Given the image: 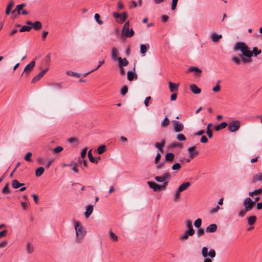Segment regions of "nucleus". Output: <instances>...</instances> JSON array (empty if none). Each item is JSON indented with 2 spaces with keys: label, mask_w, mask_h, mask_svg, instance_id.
Instances as JSON below:
<instances>
[{
  "label": "nucleus",
  "mask_w": 262,
  "mask_h": 262,
  "mask_svg": "<svg viewBox=\"0 0 262 262\" xmlns=\"http://www.w3.org/2000/svg\"><path fill=\"white\" fill-rule=\"evenodd\" d=\"M14 3L13 1H11L9 2V3L8 4L6 9V12H5V13L6 15H8L10 14L11 9H12V8L14 6Z\"/></svg>",
  "instance_id": "29"
},
{
  "label": "nucleus",
  "mask_w": 262,
  "mask_h": 262,
  "mask_svg": "<svg viewBox=\"0 0 262 262\" xmlns=\"http://www.w3.org/2000/svg\"><path fill=\"white\" fill-rule=\"evenodd\" d=\"M8 245V241L7 240H4L2 242L0 243V248H3L5 247Z\"/></svg>",
  "instance_id": "61"
},
{
  "label": "nucleus",
  "mask_w": 262,
  "mask_h": 262,
  "mask_svg": "<svg viewBox=\"0 0 262 262\" xmlns=\"http://www.w3.org/2000/svg\"><path fill=\"white\" fill-rule=\"evenodd\" d=\"M181 167V166L180 163H176L172 166V170H179Z\"/></svg>",
  "instance_id": "55"
},
{
  "label": "nucleus",
  "mask_w": 262,
  "mask_h": 262,
  "mask_svg": "<svg viewBox=\"0 0 262 262\" xmlns=\"http://www.w3.org/2000/svg\"><path fill=\"white\" fill-rule=\"evenodd\" d=\"M156 168L158 169H161L163 167L165 163L164 162H160L157 163Z\"/></svg>",
  "instance_id": "64"
},
{
  "label": "nucleus",
  "mask_w": 262,
  "mask_h": 262,
  "mask_svg": "<svg viewBox=\"0 0 262 262\" xmlns=\"http://www.w3.org/2000/svg\"><path fill=\"white\" fill-rule=\"evenodd\" d=\"M257 181H262V172H259L253 175L252 182L255 183Z\"/></svg>",
  "instance_id": "21"
},
{
  "label": "nucleus",
  "mask_w": 262,
  "mask_h": 262,
  "mask_svg": "<svg viewBox=\"0 0 262 262\" xmlns=\"http://www.w3.org/2000/svg\"><path fill=\"white\" fill-rule=\"evenodd\" d=\"M53 150L55 153H59L63 150V148L61 146H58L54 148Z\"/></svg>",
  "instance_id": "57"
},
{
  "label": "nucleus",
  "mask_w": 262,
  "mask_h": 262,
  "mask_svg": "<svg viewBox=\"0 0 262 262\" xmlns=\"http://www.w3.org/2000/svg\"><path fill=\"white\" fill-rule=\"evenodd\" d=\"M202 254L204 258H206L207 256L210 258H214L216 256V252L213 249H210L208 251V248L206 247H204L202 249Z\"/></svg>",
  "instance_id": "5"
},
{
  "label": "nucleus",
  "mask_w": 262,
  "mask_h": 262,
  "mask_svg": "<svg viewBox=\"0 0 262 262\" xmlns=\"http://www.w3.org/2000/svg\"><path fill=\"white\" fill-rule=\"evenodd\" d=\"M120 17V23L122 24L124 23L126 18H127V13L125 12L122 13V15H121Z\"/></svg>",
  "instance_id": "48"
},
{
  "label": "nucleus",
  "mask_w": 262,
  "mask_h": 262,
  "mask_svg": "<svg viewBox=\"0 0 262 262\" xmlns=\"http://www.w3.org/2000/svg\"><path fill=\"white\" fill-rule=\"evenodd\" d=\"M41 23L39 21H36L33 23L32 27L35 30H38L41 28Z\"/></svg>",
  "instance_id": "35"
},
{
  "label": "nucleus",
  "mask_w": 262,
  "mask_h": 262,
  "mask_svg": "<svg viewBox=\"0 0 262 262\" xmlns=\"http://www.w3.org/2000/svg\"><path fill=\"white\" fill-rule=\"evenodd\" d=\"M240 126V123L238 121L230 122L228 125V129L231 132L237 131Z\"/></svg>",
  "instance_id": "6"
},
{
  "label": "nucleus",
  "mask_w": 262,
  "mask_h": 262,
  "mask_svg": "<svg viewBox=\"0 0 262 262\" xmlns=\"http://www.w3.org/2000/svg\"><path fill=\"white\" fill-rule=\"evenodd\" d=\"M35 66V62L34 60H32L30 62V63L27 64L24 70V73H25V75L26 76L28 75L29 73L32 70Z\"/></svg>",
  "instance_id": "8"
},
{
  "label": "nucleus",
  "mask_w": 262,
  "mask_h": 262,
  "mask_svg": "<svg viewBox=\"0 0 262 262\" xmlns=\"http://www.w3.org/2000/svg\"><path fill=\"white\" fill-rule=\"evenodd\" d=\"M106 150V147L105 145H101L97 148V152L98 154L101 155L103 154Z\"/></svg>",
  "instance_id": "41"
},
{
  "label": "nucleus",
  "mask_w": 262,
  "mask_h": 262,
  "mask_svg": "<svg viewBox=\"0 0 262 262\" xmlns=\"http://www.w3.org/2000/svg\"><path fill=\"white\" fill-rule=\"evenodd\" d=\"M44 170V168L42 167H39L36 168L35 170V176L37 177L41 176L43 174Z\"/></svg>",
  "instance_id": "32"
},
{
  "label": "nucleus",
  "mask_w": 262,
  "mask_h": 262,
  "mask_svg": "<svg viewBox=\"0 0 262 262\" xmlns=\"http://www.w3.org/2000/svg\"><path fill=\"white\" fill-rule=\"evenodd\" d=\"M220 82V81H218L217 82V84L216 85H215V86H214V88H213L212 89V90L213 92L216 93V92H218L220 91L221 90V86L219 84Z\"/></svg>",
  "instance_id": "52"
},
{
  "label": "nucleus",
  "mask_w": 262,
  "mask_h": 262,
  "mask_svg": "<svg viewBox=\"0 0 262 262\" xmlns=\"http://www.w3.org/2000/svg\"><path fill=\"white\" fill-rule=\"evenodd\" d=\"M127 79L130 81H132L134 79H137V76L135 74L134 72L128 71L127 73Z\"/></svg>",
  "instance_id": "27"
},
{
  "label": "nucleus",
  "mask_w": 262,
  "mask_h": 262,
  "mask_svg": "<svg viewBox=\"0 0 262 262\" xmlns=\"http://www.w3.org/2000/svg\"><path fill=\"white\" fill-rule=\"evenodd\" d=\"M177 139L179 141H185L186 138L185 136L182 134H179L177 135Z\"/></svg>",
  "instance_id": "54"
},
{
  "label": "nucleus",
  "mask_w": 262,
  "mask_h": 262,
  "mask_svg": "<svg viewBox=\"0 0 262 262\" xmlns=\"http://www.w3.org/2000/svg\"><path fill=\"white\" fill-rule=\"evenodd\" d=\"M222 37V35H218L216 33L211 34V38L213 42H217Z\"/></svg>",
  "instance_id": "31"
},
{
  "label": "nucleus",
  "mask_w": 262,
  "mask_h": 262,
  "mask_svg": "<svg viewBox=\"0 0 262 262\" xmlns=\"http://www.w3.org/2000/svg\"><path fill=\"white\" fill-rule=\"evenodd\" d=\"M32 29L31 26H23L19 30L20 32L29 31Z\"/></svg>",
  "instance_id": "43"
},
{
  "label": "nucleus",
  "mask_w": 262,
  "mask_h": 262,
  "mask_svg": "<svg viewBox=\"0 0 262 262\" xmlns=\"http://www.w3.org/2000/svg\"><path fill=\"white\" fill-rule=\"evenodd\" d=\"M220 209L219 206H216L215 207L212 208L210 210L211 213H214L217 212V211Z\"/></svg>",
  "instance_id": "60"
},
{
  "label": "nucleus",
  "mask_w": 262,
  "mask_h": 262,
  "mask_svg": "<svg viewBox=\"0 0 262 262\" xmlns=\"http://www.w3.org/2000/svg\"><path fill=\"white\" fill-rule=\"evenodd\" d=\"M195 148V146L190 147L188 149V152L189 154V158L191 159L193 158L194 157L197 156L199 154V152L197 151H194Z\"/></svg>",
  "instance_id": "12"
},
{
  "label": "nucleus",
  "mask_w": 262,
  "mask_h": 262,
  "mask_svg": "<svg viewBox=\"0 0 262 262\" xmlns=\"http://www.w3.org/2000/svg\"><path fill=\"white\" fill-rule=\"evenodd\" d=\"M185 224L186 227L188 228L187 230L189 233H190V232H194V230L193 229L192 222L190 220H187L185 221Z\"/></svg>",
  "instance_id": "19"
},
{
  "label": "nucleus",
  "mask_w": 262,
  "mask_h": 262,
  "mask_svg": "<svg viewBox=\"0 0 262 262\" xmlns=\"http://www.w3.org/2000/svg\"><path fill=\"white\" fill-rule=\"evenodd\" d=\"M255 195H260L262 194V188H259L257 189H255L254 190V193Z\"/></svg>",
  "instance_id": "62"
},
{
  "label": "nucleus",
  "mask_w": 262,
  "mask_h": 262,
  "mask_svg": "<svg viewBox=\"0 0 262 262\" xmlns=\"http://www.w3.org/2000/svg\"><path fill=\"white\" fill-rule=\"evenodd\" d=\"M254 204L255 203L250 198H247V212L250 210Z\"/></svg>",
  "instance_id": "26"
},
{
  "label": "nucleus",
  "mask_w": 262,
  "mask_h": 262,
  "mask_svg": "<svg viewBox=\"0 0 262 262\" xmlns=\"http://www.w3.org/2000/svg\"><path fill=\"white\" fill-rule=\"evenodd\" d=\"M12 187L15 189L18 188L19 187H20V183L17 180H14L12 181Z\"/></svg>",
  "instance_id": "40"
},
{
  "label": "nucleus",
  "mask_w": 262,
  "mask_h": 262,
  "mask_svg": "<svg viewBox=\"0 0 262 262\" xmlns=\"http://www.w3.org/2000/svg\"><path fill=\"white\" fill-rule=\"evenodd\" d=\"M32 155V154L31 152H27L24 157V159L28 162H32V160L31 158Z\"/></svg>",
  "instance_id": "45"
},
{
  "label": "nucleus",
  "mask_w": 262,
  "mask_h": 262,
  "mask_svg": "<svg viewBox=\"0 0 262 262\" xmlns=\"http://www.w3.org/2000/svg\"><path fill=\"white\" fill-rule=\"evenodd\" d=\"M169 119L167 117H165L164 118V119L162 121V122L161 123V125L164 127H166L169 125Z\"/></svg>",
  "instance_id": "47"
},
{
  "label": "nucleus",
  "mask_w": 262,
  "mask_h": 262,
  "mask_svg": "<svg viewBox=\"0 0 262 262\" xmlns=\"http://www.w3.org/2000/svg\"><path fill=\"white\" fill-rule=\"evenodd\" d=\"M91 151H92V149H91L88 152V158L90 160V161L92 162V163H98V160H96L95 158H94L92 153H91Z\"/></svg>",
  "instance_id": "33"
},
{
  "label": "nucleus",
  "mask_w": 262,
  "mask_h": 262,
  "mask_svg": "<svg viewBox=\"0 0 262 262\" xmlns=\"http://www.w3.org/2000/svg\"><path fill=\"white\" fill-rule=\"evenodd\" d=\"M202 220L201 219H198L194 223V225L196 228H200L201 226Z\"/></svg>",
  "instance_id": "53"
},
{
  "label": "nucleus",
  "mask_w": 262,
  "mask_h": 262,
  "mask_svg": "<svg viewBox=\"0 0 262 262\" xmlns=\"http://www.w3.org/2000/svg\"><path fill=\"white\" fill-rule=\"evenodd\" d=\"M2 192L3 194H8L10 193V190L9 188L8 184H6L2 189Z\"/></svg>",
  "instance_id": "50"
},
{
  "label": "nucleus",
  "mask_w": 262,
  "mask_h": 262,
  "mask_svg": "<svg viewBox=\"0 0 262 262\" xmlns=\"http://www.w3.org/2000/svg\"><path fill=\"white\" fill-rule=\"evenodd\" d=\"M93 211V206L92 205H88L86 207L84 215L86 218H88L92 213Z\"/></svg>",
  "instance_id": "22"
},
{
  "label": "nucleus",
  "mask_w": 262,
  "mask_h": 262,
  "mask_svg": "<svg viewBox=\"0 0 262 262\" xmlns=\"http://www.w3.org/2000/svg\"><path fill=\"white\" fill-rule=\"evenodd\" d=\"M234 51H240L242 54L240 55L239 57L234 56L232 58L233 61L237 65H239L241 63V61L243 62H246V44L244 42H236L233 48Z\"/></svg>",
  "instance_id": "1"
},
{
  "label": "nucleus",
  "mask_w": 262,
  "mask_h": 262,
  "mask_svg": "<svg viewBox=\"0 0 262 262\" xmlns=\"http://www.w3.org/2000/svg\"><path fill=\"white\" fill-rule=\"evenodd\" d=\"M243 205L245 206V208L244 209H241L238 213V215L239 217H243L245 214V210H246V199L244 200L243 202Z\"/></svg>",
  "instance_id": "36"
},
{
  "label": "nucleus",
  "mask_w": 262,
  "mask_h": 262,
  "mask_svg": "<svg viewBox=\"0 0 262 262\" xmlns=\"http://www.w3.org/2000/svg\"><path fill=\"white\" fill-rule=\"evenodd\" d=\"M256 219L254 215L249 216L248 219V224L250 226L253 225L255 223Z\"/></svg>",
  "instance_id": "34"
},
{
  "label": "nucleus",
  "mask_w": 262,
  "mask_h": 262,
  "mask_svg": "<svg viewBox=\"0 0 262 262\" xmlns=\"http://www.w3.org/2000/svg\"><path fill=\"white\" fill-rule=\"evenodd\" d=\"M190 89L192 93L195 94H200L201 92V89L195 84H192L190 86Z\"/></svg>",
  "instance_id": "23"
},
{
  "label": "nucleus",
  "mask_w": 262,
  "mask_h": 262,
  "mask_svg": "<svg viewBox=\"0 0 262 262\" xmlns=\"http://www.w3.org/2000/svg\"><path fill=\"white\" fill-rule=\"evenodd\" d=\"M217 230V226L215 224H212L208 226L206 229V232L209 233H213Z\"/></svg>",
  "instance_id": "16"
},
{
  "label": "nucleus",
  "mask_w": 262,
  "mask_h": 262,
  "mask_svg": "<svg viewBox=\"0 0 262 262\" xmlns=\"http://www.w3.org/2000/svg\"><path fill=\"white\" fill-rule=\"evenodd\" d=\"M86 152H87V148H84L82 149L81 152V158L82 159H84L85 156H86Z\"/></svg>",
  "instance_id": "59"
},
{
  "label": "nucleus",
  "mask_w": 262,
  "mask_h": 262,
  "mask_svg": "<svg viewBox=\"0 0 262 262\" xmlns=\"http://www.w3.org/2000/svg\"><path fill=\"white\" fill-rule=\"evenodd\" d=\"M147 184L151 189H152L154 191H157L159 189H165L168 184V182H164L161 185L151 181H148Z\"/></svg>",
  "instance_id": "4"
},
{
  "label": "nucleus",
  "mask_w": 262,
  "mask_h": 262,
  "mask_svg": "<svg viewBox=\"0 0 262 262\" xmlns=\"http://www.w3.org/2000/svg\"><path fill=\"white\" fill-rule=\"evenodd\" d=\"M165 140L163 139L160 142H156L155 146L161 152H162L163 151V148L165 146Z\"/></svg>",
  "instance_id": "14"
},
{
  "label": "nucleus",
  "mask_w": 262,
  "mask_h": 262,
  "mask_svg": "<svg viewBox=\"0 0 262 262\" xmlns=\"http://www.w3.org/2000/svg\"><path fill=\"white\" fill-rule=\"evenodd\" d=\"M73 224L76 232V242L78 243H81L86 235V231L80 221L75 220Z\"/></svg>",
  "instance_id": "2"
},
{
  "label": "nucleus",
  "mask_w": 262,
  "mask_h": 262,
  "mask_svg": "<svg viewBox=\"0 0 262 262\" xmlns=\"http://www.w3.org/2000/svg\"><path fill=\"white\" fill-rule=\"evenodd\" d=\"M190 183L189 182H186L182 183L178 189L179 191L183 192V191L186 190L190 186Z\"/></svg>",
  "instance_id": "18"
},
{
  "label": "nucleus",
  "mask_w": 262,
  "mask_h": 262,
  "mask_svg": "<svg viewBox=\"0 0 262 262\" xmlns=\"http://www.w3.org/2000/svg\"><path fill=\"white\" fill-rule=\"evenodd\" d=\"M181 192V191H179L178 189H177L176 190L174 198H173V200L175 202H177L179 200V199L181 196V194H180Z\"/></svg>",
  "instance_id": "42"
},
{
  "label": "nucleus",
  "mask_w": 262,
  "mask_h": 262,
  "mask_svg": "<svg viewBox=\"0 0 262 262\" xmlns=\"http://www.w3.org/2000/svg\"><path fill=\"white\" fill-rule=\"evenodd\" d=\"M227 125V123H226V122H223L221 123L220 124L215 126L214 129L216 131H219L220 130L225 128Z\"/></svg>",
  "instance_id": "28"
},
{
  "label": "nucleus",
  "mask_w": 262,
  "mask_h": 262,
  "mask_svg": "<svg viewBox=\"0 0 262 262\" xmlns=\"http://www.w3.org/2000/svg\"><path fill=\"white\" fill-rule=\"evenodd\" d=\"M109 237L113 242H116L118 241V237L112 231H109Z\"/></svg>",
  "instance_id": "30"
},
{
  "label": "nucleus",
  "mask_w": 262,
  "mask_h": 262,
  "mask_svg": "<svg viewBox=\"0 0 262 262\" xmlns=\"http://www.w3.org/2000/svg\"><path fill=\"white\" fill-rule=\"evenodd\" d=\"M170 177V173L169 172H165L162 176H156L155 177V179L158 182H166L165 180Z\"/></svg>",
  "instance_id": "9"
},
{
  "label": "nucleus",
  "mask_w": 262,
  "mask_h": 262,
  "mask_svg": "<svg viewBox=\"0 0 262 262\" xmlns=\"http://www.w3.org/2000/svg\"><path fill=\"white\" fill-rule=\"evenodd\" d=\"M190 233H189L188 230L185 231L184 233L180 236V239L182 241L186 240L188 238L189 236H192L194 234V232Z\"/></svg>",
  "instance_id": "20"
},
{
  "label": "nucleus",
  "mask_w": 262,
  "mask_h": 262,
  "mask_svg": "<svg viewBox=\"0 0 262 262\" xmlns=\"http://www.w3.org/2000/svg\"><path fill=\"white\" fill-rule=\"evenodd\" d=\"M26 5L25 4H21L16 6V8L12 11V14L14 16H17L20 14V11L23 8L25 7Z\"/></svg>",
  "instance_id": "10"
},
{
  "label": "nucleus",
  "mask_w": 262,
  "mask_h": 262,
  "mask_svg": "<svg viewBox=\"0 0 262 262\" xmlns=\"http://www.w3.org/2000/svg\"><path fill=\"white\" fill-rule=\"evenodd\" d=\"M122 35L125 37H131L134 34V31L132 29H129V21L125 22L124 24L122 30Z\"/></svg>",
  "instance_id": "3"
},
{
  "label": "nucleus",
  "mask_w": 262,
  "mask_h": 262,
  "mask_svg": "<svg viewBox=\"0 0 262 262\" xmlns=\"http://www.w3.org/2000/svg\"><path fill=\"white\" fill-rule=\"evenodd\" d=\"M66 73L68 75L74 76V77H80L81 76V75L80 74H79V73H77L76 72H74L72 71H67Z\"/></svg>",
  "instance_id": "39"
},
{
  "label": "nucleus",
  "mask_w": 262,
  "mask_h": 262,
  "mask_svg": "<svg viewBox=\"0 0 262 262\" xmlns=\"http://www.w3.org/2000/svg\"><path fill=\"white\" fill-rule=\"evenodd\" d=\"M189 71L191 72H196L199 74H200L202 72V71L200 69H199L198 68H196V67H190L189 69Z\"/></svg>",
  "instance_id": "46"
},
{
  "label": "nucleus",
  "mask_w": 262,
  "mask_h": 262,
  "mask_svg": "<svg viewBox=\"0 0 262 262\" xmlns=\"http://www.w3.org/2000/svg\"><path fill=\"white\" fill-rule=\"evenodd\" d=\"M174 158V155L173 153H168L165 155V160L167 162H172Z\"/></svg>",
  "instance_id": "24"
},
{
  "label": "nucleus",
  "mask_w": 262,
  "mask_h": 262,
  "mask_svg": "<svg viewBox=\"0 0 262 262\" xmlns=\"http://www.w3.org/2000/svg\"><path fill=\"white\" fill-rule=\"evenodd\" d=\"M168 85L170 92L173 93L177 92L178 90L179 83H175L172 82H169Z\"/></svg>",
  "instance_id": "13"
},
{
  "label": "nucleus",
  "mask_w": 262,
  "mask_h": 262,
  "mask_svg": "<svg viewBox=\"0 0 262 262\" xmlns=\"http://www.w3.org/2000/svg\"><path fill=\"white\" fill-rule=\"evenodd\" d=\"M63 82H55L52 84L57 90H60L63 88Z\"/></svg>",
  "instance_id": "38"
},
{
  "label": "nucleus",
  "mask_w": 262,
  "mask_h": 262,
  "mask_svg": "<svg viewBox=\"0 0 262 262\" xmlns=\"http://www.w3.org/2000/svg\"><path fill=\"white\" fill-rule=\"evenodd\" d=\"M251 52L253 56L256 57L258 55L261 54V50L260 49H258L257 47H254L253 48L252 50H251Z\"/></svg>",
  "instance_id": "37"
},
{
  "label": "nucleus",
  "mask_w": 262,
  "mask_h": 262,
  "mask_svg": "<svg viewBox=\"0 0 262 262\" xmlns=\"http://www.w3.org/2000/svg\"><path fill=\"white\" fill-rule=\"evenodd\" d=\"M149 48V45L148 44L144 45L142 44L140 45V52L142 54L145 55V53L147 52L148 49Z\"/></svg>",
  "instance_id": "25"
},
{
  "label": "nucleus",
  "mask_w": 262,
  "mask_h": 262,
  "mask_svg": "<svg viewBox=\"0 0 262 262\" xmlns=\"http://www.w3.org/2000/svg\"><path fill=\"white\" fill-rule=\"evenodd\" d=\"M48 69H46L40 72H39L36 76H35L32 80V82L34 83L38 80H39L43 76L45 75V74L48 71Z\"/></svg>",
  "instance_id": "11"
},
{
  "label": "nucleus",
  "mask_w": 262,
  "mask_h": 262,
  "mask_svg": "<svg viewBox=\"0 0 262 262\" xmlns=\"http://www.w3.org/2000/svg\"><path fill=\"white\" fill-rule=\"evenodd\" d=\"M178 0H172L171 10H174L176 9Z\"/></svg>",
  "instance_id": "58"
},
{
  "label": "nucleus",
  "mask_w": 262,
  "mask_h": 262,
  "mask_svg": "<svg viewBox=\"0 0 262 262\" xmlns=\"http://www.w3.org/2000/svg\"><path fill=\"white\" fill-rule=\"evenodd\" d=\"M128 91V88L126 85H124L120 90V93L122 95H125Z\"/></svg>",
  "instance_id": "51"
},
{
  "label": "nucleus",
  "mask_w": 262,
  "mask_h": 262,
  "mask_svg": "<svg viewBox=\"0 0 262 262\" xmlns=\"http://www.w3.org/2000/svg\"><path fill=\"white\" fill-rule=\"evenodd\" d=\"M100 15L98 13H96L94 16V18L95 20L98 23L99 25H102L103 24V21L100 19Z\"/></svg>",
  "instance_id": "49"
},
{
  "label": "nucleus",
  "mask_w": 262,
  "mask_h": 262,
  "mask_svg": "<svg viewBox=\"0 0 262 262\" xmlns=\"http://www.w3.org/2000/svg\"><path fill=\"white\" fill-rule=\"evenodd\" d=\"M118 49L115 47L112 48V50H111V56L113 60H118V58L119 57L118 56Z\"/></svg>",
  "instance_id": "17"
},
{
  "label": "nucleus",
  "mask_w": 262,
  "mask_h": 262,
  "mask_svg": "<svg viewBox=\"0 0 262 262\" xmlns=\"http://www.w3.org/2000/svg\"><path fill=\"white\" fill-rule=\"evenodd\" d=\"M205 231L203 228H199L196 232V234L198 237L202 236L204 234Z\"/></svg>",
  "instance_id": "56"
},
{
  "label": "nucleus",
  "mask_w": 262,
  "mask_h": 262,
  "mask_svg": "<svg viewBox=\"0 0 262 262\" xmlns=\"http://www.w3.org/2000/svg\"><path fill=\"white\" fill-rule=\"evenodd\" d=\"M117 60L118 61V67H126L128 64V61L126 58L122 59L121 57H119Z\"/></svg>",
  "instance_id": "15"
},
{
  "label": "nucleus",
  "mask_w": 262,
  "mask_h": 262,
  "mask_svg": "<svg viewBox=\"0 0 262 262\" xmlns=\"http://www.w3.org/2000/svg\"><path fill=\"white\" fill-rule=\"evenodd\" d=\"M28 253H32L33 252V247L30 243H28L26 247Z\"/></svg>",
  "instance_id": "44"
},
{
  "label": "nucleus",
  "mask_w": 262,
  "mask_h": 262,
  "mask_svg": "<svg viewBox=\"0 0 262 262\" xmlns=\"http://www.w3.org/2000/svg\"><path fill=\"white\" fill-rule=\"evenodd\" d=\"M173 128L176 132H180L184 129V125L183 123L180 121L176 120L172 121Z\"/></svg>",
  "instance_id": "7"
},
{
  "label": "nucleus",
  "mask_w": 262,
  "mask_h": 262,
  "mask_svg": "<svg viewBox=\"0 0 262 262\" xmlns=\"http://www.w3.org/2000/svg\"><path fill=\"white\" fill-rule=\"evenodd\" d=\"M161 155L160 153H157V156H156L155 159V162L156 164L158 163L161 159Z\"/></svg>",
  "instance_id": "63"
}]
</instances>
